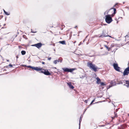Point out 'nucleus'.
<instances>
[{"mask_svg": "<svg viewBox=\"0 0 129 129\" xmlns=\"http://www.w3.org/2000/svg\"><path fill=\"white\" fill-rule=\"evenodd\" d=\"M87 65L90 69L95 72L97 71V69L99 70V68L96 66L95 64H93L91 62H88Z\"/></svg>", "mask_w": 129, "mask_h": 129, "instance_id": "nucleus-1", "label": "nucleus"}, {"mask_svg": "<svg viewBox=\"0 0 129 129\" xmlns=\"http://www.w3.org/2000/svg\"><path fill=\"white\" fill-rule=\"evenodd\" d=\"M110 15H108L105 16V21L106 23L108 24L110 23L112 21V18Z\"/></svg>", "mask_w": 129, "mask_h": 129, "instance_id": "nucleus-2", "label": "nucleus"}, {"mask_svg": "<svg viewBox=\"0 0 129 129\" xmlns=\"http://www.w3.org/2000/svg\"><path fill=\"white\" fill-rule=\"evenodd\" d=\"M62 69L64 72H72L73 71H74L75 69L74 68L69 69L68 68H63Z\"/></svg>", "mask_w": 129, "mask_h": 129, "instance_id": "nucleus-3", "label": "nucleus"}, {"mask_svg": "<svg viewBox=\"0 0 129 129\" xmlns=\"http://www.w3.org/2000/svg\"><path fill=\"white\" fill-rule=\"evenodd\" d=\"M114 69L116 71L120 72V68L118 67L117 63H114L113 64Z\"/></svg>", "mask_w": 129, "mask_h": 129, "instance_id": "nucleus-4", "label": "nucleus"}, {"mask_svg": "<svg viewBox=\"0 0 129 129\" xmlns=\"http://www.w3.org/2000/svg\"><path fill=\"white\" fill-rule=\"evenodd\" d=\"M129 73V67L126 68L124 71L123 75L124 76L128 75Z\"/></svg>", "mask_w": 129, "mask_h": 129, "instance_id": "nucleus-5", "label": "nucleus"}, {"mask_svg": "<svg viewBox=\"0 0 129 129\" xmlns=\"http://www.w3.org/2000/svg\"><path fill=\"white\" fill-rule=\"evenodd\" d=\"M32 46H36L38 48H39L41 47L42 44L41 43H38L34 45H33Z\"/></svg>", "mask_w": 129, "mask_h": 129, "instance_id": "nucleus-6", "label": "nucleus"}, {"mask_svg": "<svg viewBox=\"0 0 129 129\" xmlns=\"http://www.w3.org/2000/svg\"><path fill=\"white\" fill-rule=\"evenodd\" d=\"M62 61V59L59 58L58 60H55L53 62V63L54 64H56L57 63V62H61Z\"/></svg>", "mask_w": 129, "mask_h": 129, "instance_id": "nucleus-7", "label": "nucleus"}, {"mask_svg": "<svg viewBox=\"0 0 129 129\" xmlns=\"http://www.w3.org/2000/svg\"><path fill=\"white\" fill-rule=\"evenodd\" d=\"M67 84L69 87L71 89H73L74 87L71 85V83L70 82L67 83Z\"/></svg>", "mask_w": 129, "mask_h": 129, "instance_id": "nucleus-8", "label": "nucleus"}, {"mask_svg": "<svg viewBox=\"0 0 129 129\" xmlns=\"http://www.w3.org/2000/svg\"><path fill=\"white\" fill-rule=\"evenodd\" d=\"M107 37L106 35L105 34V33L104 31H103L102 33V34H101V35H100V36H99V38L101 37V38H103V37Z\"/></svg>", "mask_w": 129, "mask_h": 129, "instance_id": "nucleus-9", "label": "nucleus"}, {"mask_svg": "<svg viewBox=\"0 0 129 129\" xmlns=\"http://www.w3.org/2000/svg\"><path fill=\"white\" fill-rule=\"evenodd\" d=\"M44 71V74L47 75H51V74L48 71H46L45 70H43Z\"/></svg>", "mask_w": 129, "mask_h": 129, "instance_id": "nucleus-10", "label": "nucleus"}, {"mask_svg": "<svg viewBox=\"0 0 129 129\" xmlns=\"http://www.w3.org/2000/svg\"><path fill=\"white\" fill-rule=\"evenodd\" d=\"M96 79L97 80L96 82L98 84H99L100 83V82H101L100 79L98 77H97Z\"/></svg>", "mask_w": 129, "mask_h": 129, "instance_id": "nucleus-11", "label": "nucleus"}, {"mask_svg": "<svg viewBox=\"0 0 129 129\" xmlns=\"http://www.w3.org/2000/svg\"><path fill=\"white\" fill-rule=\"evenodd\" d=\"M34 70L38 71H40L42 70V68H38V67H35Z\"/></svg>", "mask_w": 129, "mask_h": 129, "instance_id": "nucleus-12", "label": "nucleus"}, {"mask_svg": "<svg viewBox=\"0 0 129 129\" xmlns=\"http://www.w3.org/2000/svg\"><path fill=\"white\" fill-rule=\"evenodd\" d=\"M82 116H81L80 117V120H79V129H80V123H81V122L82 121Z\"/></svg>", "mask_w": 129, "mask_h": 129, "instance_id": "nucleus-13", "label": "nucleus"}, {"mask_svg": "<svg viewBox=\"0 0 129 129\" xmlns=\"http://www.w3.org/2000/svg\"><path fill=\"white\" fill-rule=\"evenodd\" d=\"M59 42L63 45H64V44H66L65 42L64 41H59Z\"/></svg>", "mask_w": 129, "mask_h": 129, "instance_id": "nucleus-14", "label": "nucleus"}, {"mask_svg": "<svg viewBox=\"0 0 129 129\" xmlns=\"http://www.w3.org/2000/svg\"><path fill=\"white\" fill-rule=\"evenodd\" d=\"M123 82L124 83H126V84L129 85V81L123 80Z\"/></svg>", "mask_w": 129, "mask_h": 129, "instance_id": "nucleus-15", "label": "nucleus"}, {"mask_svg": "<svg viewBox=\"0 0 129 129\" xmlns=\"http://www.w3.org/2000/svg\"><path fill=\"white\" fill-rule=\"evenodd\" d=\"M26 53V52L25 51L22 50L21 51V54L22 55H24Z\"/></svg>", "mask_w": 129, "mask_h": 129, "instance_id": "nucleus-16", "label": "nucleus"}, {"mask_svg": "<svg viewBox=\"0 0 129 129\" xmlns=\"http://www.w3.org/2000/svg\"><path fill=\"white\" fill-rule=\"evenodd\" d=\"M104 46L106 48H107V49L108 50V51H109L110 50V48H109L108 47L107 45H104Z\"/></svg>", "mask_w": 129, "mask_h": 129, "instance_id": "nucleus-17", "label": "nucleus"}, {"mask_svg": "<svg viewBox=\"0 0 129 129\" xmlns=\"http://www.w3.org/2000/svg\"><path fill=\"white\" fill-rule=\"evenodd\" d=\"M124 80H122L120 81L119 82V84H122L123 82V81Z\"/></svg>", "mask_w": 129, "mask_h": 129, "instance_id": "nucleus-18", "label": "nucleus"}, {"mask_svg": "<svg viewBox=\"0 0 129 129\" xmlns=\"http://www.w3.org/2000/svg\"><path fill=\"white\" fill-rule=\"evenodd\" d=\"M114 9V13L113 14H115L116 12V9L115 8H113Z\"/></svg>", "mask_w": 129, "mask_h": 129, "instance_id": "nucleus-19", "label": "nucleus"}, {"mask_svg": "<svg viewBox=\"0 0 129 129\" xmlns=\"http://www.w3.org/2000/svg\"><path fill=\"white\" fill-rule=\"evenodd\" d=\"M4 13L6 15H9L10 14L9 13H8L6 11Z\"/></svg>", "mask_w": 129, "mask_h": 129, "instance_id": "nucleus-20", "label": "nucleus"}, {"mask_svg": "<svg viewBox=\"0 0 129 129\" xmlns=\"http://www.w3.org/2000/svg\"><path fill=\"white\" fill-rule=\"evenodd\" d=\"M101 85H103V86H104V85H105V84L103 82H101Z\"/></svg>", "mask_w": 129, "mask_h": 129, "instance_id": "nucleus-21", "label": "nucleus"}, {"mask_svg": "<svg viewBox=\"0 0 129 129\" xmlns=\"http://www.w3.org/2000/svg\"><path fill=\"white\" fill-rule=\"evenodd\" d=\"M95 99H94L91 102L90 104V105H91L93 103V102L94 101H95Z\"/></svg>", "mask_w": 129, "mask_h": 129, "instance_id": "nucleus-22", "label": "nucleus"}, {"mask_svg": "<svg viewBox=\"0 0 129 129\" xmlns=\"http://www.w3.org/2000/svg\"><path fill=\"white\" fill-rule=\"evenodd\" d=\"M109 11H106L105 13H104V14L105 15L106 14H108V13Z\"/></svg>", "mask_w": 129, "mask_h": 129, "instance_id": "nucleus-23", "label": "nucleus"}, {"mask_svg": "<svg viewBox=\"0 0 129 129\" xmlns=\"http://www.w3.org/2000/svg\"><path fill=\"white\" fill-rule=\"evenodd\" d=\"M31 32L32 33H36V31H34L32 30V29H31Z\"/></svg>", "mask_w": 129, "mask_h": 129, "instance_id": "nucleus-24", "label": "nucleus"}, {"mask_svg": "<svg viewBox=\"0 0 129 129\" xmlns=\"http://www.w3.org/2000/svg\"><path fill=\"white\" fill-rule=\"evenodd\" d=\"M42 70H42L41 71H41V72H41V73H43L44 74V73H44V71H43Z\"/></svg>", "mask_w": 129, "mask_h": 129, "instance_id": "nucleus-25", "label": "nucleus"}, {"mask_svg": "<svg viewBox=\"0 0 129 129\" xmlns=\"http://www.w3.org/2000/svg\"><path fill=\"white\" fill-rule=\"evenodd\" d=\"M42 70H42L41 71H41V72H41V73H43L44 74V73H44V71H43Z\"/></svg>", "mask_w": 129, "mask_h": 129, "instance_id": "nucleus-26", "label": "nucleus"}, {"mask_svg": "<svg viewBox=\"0 0 129 129\" xmlns=\"http://www.w3.org/2000/svg\"><path fill=\"white\" fill-rule=\"evenodd\" d=\"M124 85H125L128 88L129 87V85H125V84H124Z\"/></svg>", "mask_w": 129, "mask_h": 129, "instance_id": "nucleus-27", "label": "nucleus"}, {"mask_svg": "<svg viewBox=\"0 0 129 129\" xmlns=\"http://www.w3.org/2000/svg\"><path fill=\"white\" fill-rule=\"evenodd\" d=\"M9 66L10 67H12V66H13L12 65V64H9Z\"/></svg>", "mask_w": 129, "mask_h": 129, "instance_id": "nucleus-28", "label": "nucleus"}, {"mask_svg": "<svg viewBox=\"0 0 129 129\" xmlns=\"http://www.w3.org/2000/svg\"><path fill=\"white\" fill-rule=\"evenodd\" d=\"M51 59V57H49L48 58V59L49 60H50Z\"/></svg>", "mask_w": 129, "mask_h": 129, "instance_id": "nucleus-29", "label": "nucleus"}, {"mask_svg": "<svg viewBox=\"0 0 129 129\" xmlns=\"http://www.w3.org/2000/svg\"><path fill=\"white\" fill-rule=\"evenodd\" d=\"M107 37H111V36L109 35H106Z\"/></svg>", "mask_w": 129, "mask_h": 129, "instance_id": "nucleus-30", "label": "nucleus"}, {"mask_svg": "<svg viewBox=\"0 0 129 129\" xmlns=\"http://www.w3.org/2000/svg\"><path fill=\"white\" fill-rule=\"evenodd\" d=\"M35 68V67H32L31 66V68L32 69H34V70Z\"/></svg>", "mask_w": 129, "mask_h": 129, "instance_id": "nucleus-31", "label": "nucleus"}, {"mask_svg": "<svg viewBox=\"0 0 129 129\" xmlns=\"http://www.w3.org/2000/svg\"><path fill=\"white\" fill-rule=\"evenodd\" d=\"M117 5H118L117 3H116V4H115V5H114V7H115Z\"/></svg>", "mask_w": 129, "mask_h": 129, "instance_id": "nucleus-32", "label": "nucleus"}, {"mask_svg": "<svg viewBox=\"0 0 129 129\" xmlns=\"http://www.w3.org/2000/svg\"><path fill=\"white\" fill-rule=\"evenodd\" d=\"M31 66H27V67L28 68H31Z\"/></svg>", "mask_w": 129, "mask_h": 129, "instance_id": "nucleus-33", "label": "nucleus"}, {"mask_svg": "<svg viewBox=\"0 0 129 129\" xmlns=\"http://www.w3.org/2000/svg\"><path fill=\"white\" fill-rule=\"evenodd\" d=\"M42 64H45V62H42Z\"/></svg>", "mask_w": 129, "mask_h": 129, "instance_id": "nucleus-34", "label": "nucleus"}, {"mask_svg": "<svg viewBox=\"0 0 129 129\" xmlns=\"http://www.w3.org/2000/svg\"><path fill=\"white\" fill-rule=\"evenodd\" d=\"M84 102L86 103H87V100H85V101Z\"/></svg>", "mask_w": 129, "mask_h": 129, "instance_id": "nucleus-35", "label": "nucleus"}, {"mask_svg": "<svg viewBox=\"0 0 129 129\" xmlns=\"http://www.w3.org/2000/svg\"><path fill=\"white\" fill-rule=\"evenodd\" d=\"M16 58H17V59L18 58V56H16Z\"/></svg>", "mask_w": 129, "mask_h": 129, "instance_id": "nucleus-36", "label": "nucleus"}, {"mask_svg": "<svg viewBox=\"0 0 129 129\" xmlns=\"http://www.w3.org/2000/svg\"><path fill=\"white\" fill-rule=\"evenodd\" d=\"M81 44V42H80V44L78 45L79 46Z\"/></svg>", "mask_w": 129, "mask_h": 129, "instance_id": "nucleus-37", "label": "nucleus"}, {"mask_svg": "<svg viewBox=\"0 0 129 129\" xmlns=\"http://www.w3.org/2000/svg\"><path fill=\"white\" fill-rule=\"evenodd\" d=\"M111 83H112V86H114V85L112 84V83H112V82H111Z\"/></svg>", "mask_w": 129, "mask_h": 129, "instance_id": "nucleus-38", "label": "nucleus"}, {"mask_svg": "<svg viewBox=\"0 0 129 129\" xmlns=\"http://www.w3.org/2000/svg\"><path fill=\"white\" fill-rule=\"evenodd\" d=\"M3 11H4V13H5V12H6L5 10L4 9H3Z\"/></svg>", "mask_w": 129, "mask_h": 129, "instance_id": "nucleus-39", "label": "nucleus"}, {"mask_svg": "<svg viewBox=\"0 0 129 129\" xmlns=\"http://www.w3.org/2000/svg\"><path fill=\"white\" fill-rule=\"evenodd\" d=\"M114 46L113 45H111V47H113Z\"/></svg>", "mask_w": 129, "mask_h": 129, "instance_id": "nucleus-40", "label": "nucleus"}, {"mask_svg": "<svg viewBox=\"0 0 129 129\" xmlns=\"http://www.w3.org/2000/svg\"><path fill=\"white\" fill-rule=\"evenodd\" d=\"M7 61H9V60H7Z\"/></svg>", "mask_w": 129, "mask_h": 129, "instance_id": "nucleus-41", "label": "nucleus"}, {"mask_svg": "<svg viewBox=\"0 0 129 129\" xmlns=\"http://www.w3.org/2000/svg\"><path fill=\"white\" fill-rule=\"evenodd\" d=\"M77 27V26H76L75 27V28H76Z\"/></svg>", "mask_w": 129, "mask_h": 129, "instance_id": "nucleus-42", "label": "nucleus"}, {"mask_svg": "<svg viewBox=\"0 0 129 129\" xmlns=\"http://www.w3.org/2000/svg\"><path fill=\"white\" fill-rule=\"evenodd\" d=\"M124 2H123V4H124Z\"/></svg>", "mask_w": 129, "mask_h": 129, "instance_id": "nucleus-43", "label": "nucleus"}, {"mask_svg": "<svg viewBox=\"0 0 129 129\" xmlns=\"http://www.w3.org/2000/svg\"><path fill=\"white\" fill-rule=\"evenodd\" d=\"M127 36V35H126V37Z\"/></svg>", "mask_w": 129, "mask_h": 129, "instance_id": "nucleus-44", "label": "nucleus"}, {"mask_svg": "<svg viewBox=\"0 0 129 129\" xmlns=\"http://www.w3.org/2000/svg\"><path fill=\"white\" fill-rule=\"evenodd\" d=\"M112 86H110V87H111Z\"/></svg>", "mask_w": 129, "mask_h": 129, "instance_id": "nucleus-45", "label": "nucleus"}, {"mask_svg": "<svg viewBox=\"0 0 129 129\" xmlns=\"http://www.w3.org/2000/svg\"><path fill=\"white\" fill-rule=\"evenodd\" d=\"M86 109H85V111H86Z\"/></svg>", "mask_w": 129, "mask_h": 129, "instance_id": "nucleus-46", "label": "nucleus"}, {"mask_svg": "<svg viewBox=\"0 0 129 129\" xmlns=\"http://www.w3.org/2000/svg\"><path fill=\"white\" fill-rule=\"evenodd\" d=\"M86 109H85V111H86Z\"/></svg>", "mask_w": 129, "mask_h": 129, "instance_id": "nucleus-47", "label": "nucleus"}]
</instances>
